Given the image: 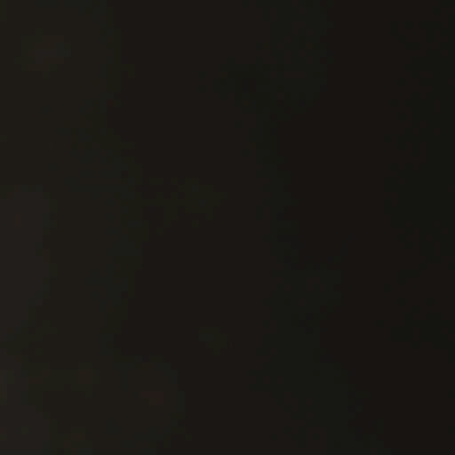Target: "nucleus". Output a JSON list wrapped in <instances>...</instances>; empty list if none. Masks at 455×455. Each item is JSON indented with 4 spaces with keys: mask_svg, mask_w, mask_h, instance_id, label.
<instances>
[{
    "mask_svg": "<svg viewBox=\"0 0 455 455\" xmlns=\"http://www.w3.org/2000/svg\"><path fill=\"white\" fill-rule=\"evenodd\" d=\"M309 258L314 262L322 261L323 259H334V256L331 254H328V252L323 251V250L319 249V247H314L309 254Z\"/></svg>",
    "mask_w": 455,
    "mask_h": 455,
    "instance_id": "f03ea898",
    "label": "nucleus"
},
{
    "mask_svg": "<svg viewBox=\"0 0 455 455\" xmlns=\"http://www.w3.org/2000/svg\"><path fill=\"white\" fill-rule=\"evenodd\" d=\"M298 241H294L295 278L293 282H170V285H420V282H300L297 274Z\"/></svg>",
    "mask_w": 455,
    "mask_h": 455,
    "instance_id": "f257e3e1",
    "label": "nucleus"
},
{
    "mask_svg": "<svg viewBox=\"0 0 455 455\" xmlns=\"http://www.w3.org/2000/svg\"><path fill=\"white\" fill-rule=\"evenodd\" d=\"M321 306H319V304H315L314 307H312L311 308V315L313 317H317L320 315L321 314Z\"/></svg>",
    "mask_w": 455,
    "mask_h": 455,
    "instance_id": "7ed1b4c3",
    "label": "nucleus"
}]
</instances>
